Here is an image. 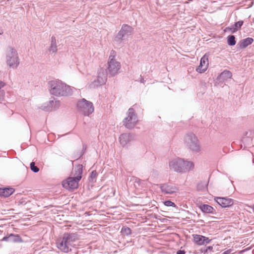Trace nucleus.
<instances>
[{
  "mask_svg": "<svg viewBox=\"0 0 254 254\" xmlns=\"http://www.w3.org/2000/svg\"><path fill=\"white\" fill-rule=\"evenodd\" d=\"M86 146L85 145H83V148H82V152L80 154L79 157H81L83 155V154L84 153V151L86 150Z\"/></svg>",
  "mask_w": 254,
  "mask_h": 254,
  "instance_id": "40",
  "label": "nucleus"
},
{
  "mask_svg": "<svg viewBox=\"0 0 254 254\" xmlns=\"http://www.w3.org/2000/svg\"><path fill=\"white\" fill-rule=\"evenodd\" d=\"M6 63L11 68H16L19 64V59L15 49L8 46L6 54Z\"/></svg>",
  "mask_w": 254,
  "mask_h": 254,
  "instance_id": "4",
  "label": "nucleus"
},
{
  "mask_svg": "<svg viewBox=\"0 0 254 254\" xmlns=\"http://www.w3.org/2000/svg\"><path fill=\"white\" fill-rule=\"evenodd\" d=\"M133 31V28L126 24L122 25L120 30L115 36L113 41L117 44H121L123 41L128 38Z\"/></svg>",
  "mask_w": 254,
  "mask_h": 254,
  "instance_id": "5",
  "label": "nucleus"
},
{
  "mask_svg": "<svg viewBox=\"0 0 254 254\" xmlns=\"http://www.w3.org/2000/svg\"><path fill=\"white\" fill-rule=\"evenodd\" d=\"M30 168L31 170L34 173H38L39 171V168L35 165V164L34 162L30 163Z\"/></svg>",
  "mask_w": 254,
  "mask_h": 254,
  "instance_id": "30",
  "label": "nucleus"
},
{
  "mask_svg": "<svg viewBox=\"0 0 254 254\" xmlns=\"http://www.w3.org/2000/svg\"><path fill=\"white\" fill-rule=\"evenodd\" d=\"M10 242L11 243H22L23 242L20 236L18 234H10Z\"/></svg>",
  "mask_w": 254,
  "mask_h": 254,
  "instance_id": "25",
  "label": "nucleus"
},
{
  "mask_svg": "<svg viewBox=\"0 0 254 254\" xmlns=\"http://www.w3.org/2000/svg\"><path fill=\"white\" fill-rule=\"evenodd\" d=\"M207 185L201 182L197 184V189L199 190H203L207 188Z\"/></svg>",
  "mask_w": 254,
  "mask_h": 254,
  "instance_id": "34",
  "label": "nucleus"
},
{
  "mask_svg": "<svg viewBox=\"0 0 254 254\" xmlns=\"http://www.w3.org/2000/svg\"><path fill=\"white\" fill-rule=\"evenodd\" d=\"M254 39L251 37H247L240 41L237 45V50H240L246 48L254 42Z\"/></svg>",
  "mask_w": 254,
  "mask_h": 254,
  "instance_id": "14",
  "label": "nucleus"
},
{
  "mask_svg": "<svg viewBox=\"0 0 254 254\" xmlns=\"http://www.w3.org/2000/svg\"><path fill=\"white\" fill-rule=\"evenodd\" d=\"M79 239V235L77 233H64L62 238L56 240V246L57 248L61 252L67 253L72 251V248L74 247L72 243Z\"/></svg>",
  "mask_w": 254,
  "mask_h": 254,
  "instance_id": "1",
  "label": "nucleus"
},
{
  "mask_svg": "<svg viewBox=\"0 0 254 254\" xmlns=\"http://www.w3.org/2000/svg\"><path fill=\"white\" fill-rule=\"evenodd\" d=\"M76 108L78 112L84 116L89 117L94 111L93 103L85 98L77 101Z\"/></svg>",
  "mask_w": 254,
  "mask_h": 254,
  "instance_id": "3",
  "label": "nucleus"
},
{
  "mask_svg": "<svg viewBox=\"0 0 254 254\" xmlns=\"http://www.w3.org/2000/svg\"><path fill=\"white\" fill-rule=\"evenodd\" d=\"M163 204L165 206L168 207L172 206L173 207H177V205H176V204L170 200H167L163 201Z\"/></svg>",
  "mask_w": 254,
  "mask_h": 254,
  "instance_id": "31",
  "label": "nucleus"
},
{
  "mask_svg": "<svg viewBox=\"0 0 254 254\" xmlns=\"http://www.w3.org/2000/svg\"><path fill=\"white\" fill-rule=\"evenodd\" d=\"M186 254V251L184 250H181V249L178 250L176 253V254Z\"/></svg>",
  "mask_w": 254,
  "mask_h": 254,
  "instance_id": "39",
  "label": "nucleus"
},
{
  "mask_svg": "<svg viewBox=\"0 0 254 254\" xmlns=\"http://www.w3.org/2000/svg\"><path fill=\"white\" fill-rule=\"evenodd\" d=\"M198 207L201 211L204 213H209L214 215L217 213L216 210L212 206L208 204H202L200 205Z\"/></svg>",
  "mask_w": 254,
  "mask_h": 254,
  "instance_id": "19",
  "label": "nucleus"
},
{
  "mask_svg": "<svg viewBox=\"0 0 254 254\" xmlns=\"http://www.w3.org/2000/svg\"><path fill=\"white\" fill-rule=\"evenodd\" d=\"M49 85L50 87V93L56 96L67 97L72 94V88L61 80L50 81Z\"/></svg>",
  "mask_w": 254,
  "mask_h": 254,
  "instance_id": "2",
  "label": "nucleus"
},
{
  "mask_svg": "<svg viewBox=\"0 0 254 254\" xmlns=\"http://www.w3.org/2000/svg\"><path fill=\"white\" fill-rule=\"evenodd\" d=\"M108 75V73L105 69L100 68L96 79L90 85V88H95L105 84L107 80Z\"/></svg>",
  "mask_w": 254,
  "mask_h": 254,
  "instance_id": "8",
  "label": "nucleus"
},
{
  "mask_svg": "<svg viewBox=\"0 0 254 254\" xmlns=\"http://www.w3.org/2000/svg\"><path fill=\"white\" fill-rule=\"evenodd\" d=\"M10 234L7 235V236H4V237H3V238L1 239V241H6V242H10Z\"/></svg>",
  "mask_w": 254,
  "mask_h": 254,
  "instance_id": "36",
  "label": "nucleus"
},
{
  "mask_svg": "<svg viewBox=\"0 0 254 254\" xmlns=\"http://www.w3.org/2000/svg\"><path fill=\"white\" fill-rule=\"evenodd\" d=\"M79 181L74 177H68L62 182V186L66 190L75 189L78 188Z\"/></svg>",
  "mask_w": 254,
  "mask_h": 254,
  "instance_id": "10",
  "label": "nucleus"
},
{
  "mask_svg": "<svg viewBox=\"0 0 254 254\" xmlns=\"http://www.w3.org/2000/svg\"><path fill=\"white\" fill-rule=\"evenodd\" d=\"M208 55L206 53L203 57L201 58L200 61V64L204 67H206V69L208 66Z\"/></svg>",
  "mask_w": 254,
  "mask_h": 254,
  "instance_id": "26",
  "label": "nucleus"
},
{
  "mask_svg": "<svg viewBox=\"0 0 254 254\" xmlns=\"http://www.w3.org/2000/svg\"><path fill=\"white\" fill-rule=\"evenodd\" d=\"M184 159L177 158L171 160L169 163V167L171 170L178 173H182V167Z\"/></svg>",
  "mask_w": 254,
  "mask_h": 254,
  "instance_id": "11",
  "label": "nucleus"
},
{
  "mask_svg": "<svg viewBox=\"0 0 254 254\" xmlns=\"http://www.w3.org/2000/svg\"><path fill=\"white\" fill-rule=\"evenodd\" d=\"M252 208L254 210V204L252 206Z\"/></svg>",
  "mask_w": 254,
  "mask_h": 254,
  "instance_id": "49",
  "label": "nucleus"
},
{
  "mask_svg": "<svg viewBox=\"0 0 254 254\" xmlns=\"http://www.w3.org/2000/svg\"><path fill=\"white\" fill-rule=\"evenodd\" d=\"M49 51L52 53H56L58 51L56 38L54 36H52L51 37V44Z\"/></svg>",
  "mask_w": 254,
  "mask_h": 254,
  "instance_id": "24",
  "label": "nucleus"
},
{
  "mask_svg": "<svg viewBox=\"0 0 254 254\" xmlns=\"http://www.w3.org/2000/svg\"><path fill=\"white\" fill-rule=\"evenodd\" d=\"M97 176V173L95 170L92 171L90 175V177L92 180L96 178Z\"/></svg>",
  "mask_w": 254,
  "mask_h": 254,
  "instance_id": "35",
  "label": "nucleus"
},
{
  "mask_svg": "<svg viewBox=\"0 0 254 254\" xmlns=\"http://www.w3.org/2000/svg\"><path fill=\"white\" fill-rule=\"evenodd\" d=\"M214 200L222 208L229 207L234 203L233 199L226 197H216Z\"/></svg>",
  "mask_w": 254,
  "mask_h": 254,
  "instance_id": "13",
  "label": "nucleus"
},
{
  "mask_svg": "<svg viewBox=\"0 0 254 254\" xmlns=\"http://www.w3.org/2000/svg\"><path fill=\"white\" fill-rule=\"evenodd\" d=\"M140 82L143 84H144L145 82V80H144L143 77H142L141 75L140 76Z\"/></svg>",
  "mask_w": 254,
  "mask_h": 254,
  "instance_id": "42",
  "label": "nucleus"
},
{
  "mask_svg": "<svg viewBox=\"0 0 254 254\" xmlns=\"http://www.w3.org/2000/svg\"><path fill=\"white\" fill-rule=\"evenodd\" d=\"M5 83L1 81H0V90H1V88L4 86Z\"/></svg>",
  "mask_w": 254,
  "mask_h": 254,
  "instance_id": "44",
  "label": "nucleus"
},
{
  "mask_svg": "<svg viewBox=\"0 0 254 254\" xmlns=\"http://www.w3.org/2000/svg\"><path fill=\"white\" fill-rule=\"evenodd\" d=\"M253 5V2H251V4L250 5V6H252Z\"/></svg>",
  "mask_w": 254,
  "mask_h": 254,
  "instance_id": "50",
  "label": "nucleus"
},
{
  "mask_svg": "<svg viewBox=\"0 0 254 254\" xmlns=\"http://www.w3.org/2000/svg\"><path fill=\"white\" fill-rule=\"evenodd\" d=\"M227 44L230 46H234L236 44V37L233 35H230L227 37Z\"/></svg>",
  "mask_w": 254,
  "mask_h": 254,
  "instance_id": "27",
  "label": "nucleus"
},
{
  "mask_svg": "<svg viewBox=\"0 0 254 254\" xmlns=\"http://www.w3.org/2000/svg\"><path fill=\"white\" fill-rule=\"evenodd\" d=\"M193 162L184 160V164L182 166V173L189 172L192 170L194 168Z\"/></svg>",
  "mask_w": 254,
  "mask_h": 254,
  "instance_id": "22",
  "label": "nucleus"
},
{
  "mask_svg": "<svg viewBox=\"0 0 254 254\" xmlns=\"http://www.w3.org/2000/svg\"><path fill=\"white\" fill-rule=\"evenodd\" d=\"M121 232L124 236H129L131 234V230L128 227L123 226Z\"/></svg>",
  "mask_w": 254,
  "mask_h": 254,
  "instance_id": "28",
  "label": "nucleus"
},
{
  "mask_svg": "<svg viewBox=\"0 0 254 254\" xmlns=\"http://www.w3.org/2000/svg\"><path fill=\"white\" fill-rule=\"evenodd\" d=\"M78 253H79L78 251H76V252H74L75 254H78Z\"/></svg>",
  "mask_w": 254,
  "mask_h": 254,
  "instance_id": "48",
  "label": "nucleus"
},
{
  "mask_svg": "<svg viewBox=\"0 0 254 254\" xmlns=\"http://www.w3.org/2000/svg\"><path fill=\"white\" fill-rule=\"evenodd\" d=\"M213 246H207L202 248L200 250V253L208 254L209 252L213 251Z\"/></svg>",
  "mask_w": 254,
  "mask_h": 254,
  "instance_id": "29",
  "label": "nucleus"
},
{
  "mask_svg": "<svg viewBox=\"0 0 254 254\" xmlns=\"http://www.w3.org/2000/svg\"><path fill=\"white\" fill-rule=\"evenodd\" d=\"M206 70V67L202 66L201 64H199L196 68V71L200 73L204 72Z\"/></svg>",
  "mask_w": 254,
  "mask_h": 254,
  "instance_id": "32",
  "label": "nucleus"
},
{
  "mask_svg": "<svg viewBox=\"0 0 254 254\" xmlns=\"http://www.w3.org/2000/svg\"><path fill=\"white\" fill-rule=\"evenodd\" d=\"M15 191V189L12 187L0 188V196L8 197Z\"/></svg>",
  "mask_w": 254,
  "mask_h": 254,
  "instance_id": "18",
  "label": "nucleus"
},
{
  "mask_svg": "<svg viewBox=\"0 0 254 254\" xmlns=\"http://www.w3.org/2000/svg\"><path fill=\"white\" fill-rule=\"evenodd\" d=\"M138 121L137 116L133 108H130L127 112V117L123 121V125L128 129L132 128Z\"/></svg>",
  "mask_w": 254,
  "mask_h": 254,
  "instance_id": "7",
  "label": "nucleus"
},
{
  "mask_svg": "<svg viewBox=\"0 0 254 254\" xmlns=\"http://www.w3.org/2000/svg\"><path fill=\"white\" fill-rule=\"evenodd\" d=\"M131 138L129 134L123 133L119 137L120 142L123 147L127 146Z\"/></svg>",
  "mask_w": 254,
  "mask_h": 254,
  "instance_id": "21",
  "label": "nucleus"
},
{
  "mask_svg": "<svg viewBox=\"0 0 254 254\" xmlns=\"http://www.w3.org/2000/svg\"><path fill=\"white\" fill-rule=\"evenodd\" d=\"M193 242L197 245L201 246L204 245V236L198 235V234H193Z\"/></svg>",
  "mask_w": 254,
  "mask_h": 254,
  "instance_id": "23",
  "label": "nucleus"
},
{
  "mask_svg": "<svg viewBox=\"0 0 254 254\" xmlns=\"http://www.w3.org/2000/svg\"><path fill=\"white\" fill-rule=\"evenodd\" d=\"M160 188L164 194H173L178 190L177 187L169 183L161 184Z\"/></svg>",
  "mask_w": 254,
  "mask_h": 254,
  "instance_id": "12",
  "label": "nucleus"
},
{
  "mask_svg": "<svg viewBox=\"0 0 254 254\" xmlns=\"http://www.w3.org/2000/svg\"><path fill=\"white\" fill-rule=\"evenodd\" d=\"M197 222H200V223H204V222L203 220H199L197 221Z\"/></svg>",
  "mask_w": 254,
  "mask_h": 254,
  "instance_id": "47",
  "label": "nucleus"
},
{
  "mask_svg": "<svg viewBox=\"0 0 254 254\" xmlns=\"http://www.w3.org/2000/svg\"><path fill=\"white\" fill-rule=\"evenodd\" d=\"M243 24V20H239L237 22H235L234 24L232 25L231 26L226 27L224 29V32L229 31L232 33H234L236 32H237L238 30L241 29Z\"/></svg>",
  "mask_w": 254,
  "mask_h": 254,
  "instance_id": "16",
  "label": "nucleus"
},
{
  "mask_svg": "<svg viewBox=\"0 0 254 254\" xmlns=\"http://www.w3.org/2000/svg\"><path fill=\"white\" fill-rule=\"evenodd\" d=\"M184 142L188 148L194 152H198L200 150L199 141L196 136L192 132L187 133L184 137Z\"/></svg>",
  "mask_w": 254,
  "mask_h": 254,
  "instance_id": "6",
  "label": "nucleus"
},
{
  "mask_svg": "<svg viewBox=\"0 0 254 254\" xmlns=\"http://www.w3.org/2000/svg\"><path fill=\"white\" fill-rule=\"evenodd\" d=\"M203 240L204 241V245L209 244L211 241V239H209V238L206 237L205 236H204Z\"/></svg>",
  "mask_w": 254,
  "mask_h": 254,
  "instance_id": "38",
  "label": "nucleus"
},
{
  "mask_svg": "<svg viewBox=\"0 0 254 254\" xmlns=\"http://www.w3.org/2000/svg\"><path fill=\"white\" fill-rule=\"evenodd\" d=\"M60 102L59 101L54 102V100H50L47 103V105L42 106V109L45 111H52L57 110L60 106Z\"/></svg>",
  "mask_w": 254,
  "mask_h": 254,
  "instance_id": "15",
  "label": "nucleus"
},
{
  "mask_svg": "<svg viewBox=\"0 0 254 254\" xmlns=\"http://www.w3.org/2000/svg\"><path fill=\"white\" fill-rule=\"evenodd\" d=\"M232 251L233 250L232 249H229L223 252V254H232Z\"/></svg>",
  "mask_w": 254,
  "mask_h": 254,
  "instance_id": "41",
  "label": "nucleus"
},
{
  "mask_svg": "<svg viewBox=\"0 0 254 254\" xmlns=\"http://www.w3.org/2000/svg\"><path fill=\"white\" fill-rule=\"evenodd\" d=\"M3 95V91L0 90V101L2 99Z\"/></svg>",
  "mask_w": 254,
  "mask_h": 254,
  "instance_id": "43",
  "label": "nucleus"
},
{
  "mask_svg": "<svg viewBox=\"0 0 254 254\" xmlns=\"http://www.w3.org/2000/svg\"><path fill=\"white\" fill-rule=\"evenodd\" d=\"M134 181L135 184H138L139 186L140 185L141 182H142V181L141 179L137 177L134 178Z\"/></svg>",
  "mask_w": 254,
  "mask_h": 254,
  "instance_id": "37",
  "label": "nucleus"
},
{
  "mask_svg": "<svg viewBox=\"0 0 254 254\" xmlns=\"http://www.w3.org/2000/svg\"><path fill=\"white\" fill-rule=\"evenodd\" d=\"M116 55V52L115 51L112 50L110 52V55L109 56L108 61H116L115 59V56Z\"/></svg>",
  "mask_w": 254,
  "mask_h": 254,
  "instance_id": "33",
  "label": "nucleus"
},
{
  "mask_svg": "<svg viewBox=\"0 0 254 254\" xmlns=\"http://www.w3.org/2000/svg\"><path fill=\"white\" fill-rule=\"evenodd\" d=\"M121 65L117 61H108V67L106 71L108 72L109 77H113L119 73Z\"/></svg>",
  "mask_w": 254,
  "mask_h": 254,
  "instance_id": "9",
  "label": "nucleus"
},
{
  "mask_svg": "<svg viewBox=\"0 0 254 254\" xmlns=\"http://www.w3.org/2000/svg\"><path fill=\"white\" fill-rule=\"evenodd\" d=\"M83 167V165L81 164H78L74 167L73 177L76 178L77 181H80L82 178Z\"/></svg>",
  "mask_w": 254,
  "mask_h": 254,
  "instance_id": "20",
  "label": "nucleus"
},
{
  "mask_svg": "<svg viewBox=\"0 0 254 254\" xmlns=\"http://www.w3.org/2000/svg\"><path fill=\"white\" fill-rule=\"evenodd\" d=\"M3 33V30L1 29V28L0 27V35L2 34Z\"/></svg>",
  "mask_w": 254,
  "mask_h": 254,
  "instance_id": "46",
  "label": "nucleus"
},
{
  "mask_svg": "<svg viewBox=\"0 0 254 254\" xmlns=\"http://www.w3.org/2000/svg\"><path fill=\"white\" fill-rule=\"evenodd\" d=\"M232 74L231 72L228 70H224L217 77L216 82H224L228 79L231 78Z\"/></svg>",
  "mask_w": 254,
  "mask_h": 254,
  "instance_id": "17",
  "label": "nucleus"
},
{
  "mask_svg": "<svg viewBox=\"0 0 254 254\" xmlns=\"http://www.w3.org/2000/svg\"><path fill=\"white\" fill-rule=\"evenodd\" d=\"M19 203L21 204H25L26 203L25 202V201L20 200L19 201Z\"/></svg>",
  "mask_w": 254,
  "mask_h": 254,
  "instance_id": "45",
  "label": "nucleus"
}]
</instances>
